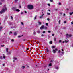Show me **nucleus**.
Here are the masks:
<instances>
[{"label": "nucleus", "mask_w": 73, "mask_h": 73, "mask_svg": "<svg viewBox=\"0 0 73 73\" xmlns=\"http://www.w3.org/2000/svg\"><path fill=\"white\" fill-rule=\"evenodd\" d=\"M11 19H12V20H13V17L12 16H11Z\"/></svg>", "instance_id": "nucleus-30"}, {"label": "nucleus", "mask_w": 73, "mask_h": 73, "mask_svg": "<svg viewBox=\"0 0 73 73\" xmlns=\"http://www.w3.org/2000/svg\"><path fill=\"white\" fill-rule=\"evenodd\" d=\"M48 6H50V4H48Z\"/></svg>", "instance_id": "nucleus-51"}, {"label": "nucleus", "mask_w": 73, "mask_h": 73, "mask_svg": "<svg viewBox=\"0 0 73 73\" xmlns=\"http://www.w3.org/2000/svg\"><path fill=\"white\" fill-rule=\"evenodd\" d=\"M17 34V32H15L14 33V35L15 36H16Z\"/></svg>", "instance_id": "nucleus-6"}, {"label": "nucleus", "mask_w": 73, "mask_h": 73, "mask_svg": "<svg viewBox=\"0 0 73 73\" xmlns=\"http://www.w3.org/2000/svg\"><path fill=\"white\" fill-rule=\"evenodd\" d=\"M7 8L6 7V5H5L3 8L2 9V10L0 11V13L1 14L3 13H4L5 12V11H7Z\"/></svg>", "instance_id": "nucleus-1"}, {"label": "nucleus", "mask_w": 73, "mask_h": 73, "mask_svg": "<svg viewBox=\"0 0 73 73\" xmlns=\"http://www.w3.org/2000/svg\"><path fill=\"white\" fill-rule=\"evenodd\" d=\"M22 47L23 48H24V46H22Z\"/></svg>", "instance_id": "nucleus-53"}, {"label": "nucleus", "mask_w": 73, "mask_h": 73, "mask_svg": "<svg viewBox=\"0 0 73 73\" xmlns=\"http://www.w3.org/2000/svg\"><path fill=\"white\" fill-rule=\"evenodd\" d=\"M55 69H58V67H56Z\"/></svg>", "instance_id": "nucleus-27"}, {"label": "nucleus", "mask_w": 73, "mask_h": 73, "mask_svg": "<svg viewBox=\"0 0 73 73\" xmlns=\"http://www.w3.org/2000/svg\"><path fill=\"white\" fill-rule=\"evenodd\" d=\"M49 43L50 44H52V41H50Z\"/></svg>", "instance_id": "nucleus-15"}, {"label": "nucleus", "mask_w": 73, "mask_h": 73, "mask_svg": "<svg viewBox=\"0 0 73 73\" xmlns=\"http://www.w3.org/2000/svg\"><path fill=\"white\" fill-rule=\"evenodd\" d=\"M71 24H73V22H72L71 23Z\"/></svg>", "instance_id": "nucleus-55"}, {"label": "nucleus", "mask_w": 73, "mask_h": 73, "mask_svg": "<svg viewBox=\"0 0 73 73\" xmlns=\"http://www.w3.org/2000/svg\"><path fill=\"white\" fill-rule=\"evenodd\" d=\"M2 4V3L0 2V5H1Z\"/></svg>", "instance_id": "nucleus-59"}, {"label": "nucleus", "mask_w": 73, "mask_h": 73, "mask_svg": "<svg viewBox=\"0 0 73 73\" xmlns=\"http://www.w3.org/2000/svg\"><path fill=\"white\" fill-rule=\"evenodd\" d=\"M21 37V36H18V37H19V38Z\"/></svg>", "instance_id": "nucleus-47"}, {"label": "nucleus", "mask_w": 73, "mask_h": 73, "mask_svg": "<svg viewBox=\"0 0 73 73\" xmlns=\"http://www.w3.org/2000/svg\"><path fill=\"white\" fill-rule=\"evenodd\" d=\"M6 50L7 52H8V48H6Z\"/></svg>", "instance_id": "nucleus-17"}, {"label": "nucleus", "mask_w": 73, "mask_h": 73, "mask_svg": "<svg viewBox=\"0 0 73 73\" xmlns=\"http://www.w3.org/2000/svg\"><path fill=\"white\" fill-rule=\"evenodd\" d=\"M3 66H4V65H5V64H3Z\"/></svg>", "instance_id": "nucleus-57"}, {"label": "nucleus", "mask_w": 73, "mask_h": 73, "mask_svg": "<svg viewBox=\"0 0 73 73\" xmlns=\"http://www.w3.org/2000/svg\"><path fill=\"white\" fill-rule=\"evenodd\" d=\"M38 23L39 24V25H41V22L39 21H38Z\"/></svg>", "instance_id": "nucleus-11"}, {"label": "nucleus", "mask_w": 73, "mask_h": 73, "mask_svg": "<svg viewBox=\"0 0 73 73\" xmlns=\"http://www.w3.org/2000/svg\"><path fill=\"white\" fill-rule=\"evenodd\" d=\"M1 1H2V2L3 1H5V0H1Z\"/></svg>", "instance_id": "nucleus-36"}, {"label": "nucleus", "mask_w": 73, "mask_h": 73, "mask_svg": "<svg viewBox=\"0 0 73 73\" xmlns=\"http://www.w3.org/2000/svg\"><path fill=\"white\" fill-rule=\"evenodd\" d=\"M60 22H61V21L60 20H59V24H60Z\"/></svg>", "instance_id": "nucleus-38"}, {"label": "nucleus", "mask_w": 73, "mask_h": 73, "mask_svg": "<svg viewBox=\"0 0 73 73\" xmlns=\"http://www.w3.org/2000/svg\"><path fill=\"white\" fill-rule=\"evenodd\" d=\"M50 31H48V33H50Z\"/></svg>", "instance_id": "nucleus-44"}, {"label": "nucleus", "mask_w": 73, "mask_h": 73, "mask_svg": "<svg viewBox=\"0 0 73 73\" xmlns=\"http://www.w3.org/2000/svg\"><path fill=\"white\" fill-rule=\"evenodd\" d=\"M3 58H5V56L4 55V54H3Z\"/></svg>", "instance_id": "nucleus-29"}, {"label": "nucleus", "mask_w": 73, "mask_h": 73, "mask_svg": "<svg viewBox=\"0 0 73 73\" xmlns=\"http://www.w3.org/2000/svg\"><path fill=\"white\" fill-rule=\"evenodd\" d=\"M64 23L65 24V23H66V21H64Z\"/></svg>", "instance_id": "nucleus-43"}, {"label": "nucleus", "mask_w": 73, "mask_h": 73, "mask_svg": "<svg viewBox=\"0 0 73 73\" xmlns=\"http://www.w3.org/2000/svg\"><path fill=\"white\" fill-rule=\"evenodd\" d=\"M52 48H55V46H52Z\"/></svg>", "instance_id": "nucleus-32"}, {"label": "nucleus", "mask_w": 73, "mask_h": 73, "mask_svg": "<svg viewBox=\"0 0 73 73\" xmlns=\"http://www.w3.org/2000/svg\"><path fill=\"white\" fill-rule=\"evenodd\" d=\"M22 69H24L25 68V66H23L22 67Z\"/></svg>", "instance_id": "nucleus-19"}, {"label": "nucleus", "mask_w": 73, "mask_h": 73, "mask_svg": "<svg viewBox=\"0 0 73 73\" xmlns=\"http://www.w3.org/2000/svg\"><path fill=\"white\" fill-rule=\"evenodd\" d=\"M61 53H62V54H64V52H61Z\"/></svg>", "instance_id": "nucleus-42"}, {"label": "nucleus", "mask_w": 73, "mask_h": 73, "mask_svg": "<svg viewBox=\"0 0 73 73\" xmlns=\"http://www.w3.org/2000/svg\"><path fill=\"white\" fill-rule=\"evenodd\" d=\"M18 0H15V3H17V2Z\"/></svg>", "instance_id": "nucleus-25"}, {"label": "nucleus", "mask_w": 73, "mask_h": 73, "mask_svg": "<svg viewBox=\"0 0 73 73\" xmlns=\"http://www.w3.org/2000/svg\"><path fill=\"white\" fill-rule=\"evenodd\" d=\"M58 53H61V51H60V50H59L58 51Z\"/></svg>", "instance_id": "nucleus-28"}, {"label": "nucleus", "mask_w": 73, "mask_h": 73, "mask_svg": "<svg viewBox=\"0 0 73 73\" xmlns=\"http://www.w3.org/2000/svg\"><path fill=\"white\" fill-rule=\"evenodd\" d=\"M15 11L17 12H20V10L19 9H17L15 10Z\"/></svg>", "instance_id": "nucleus-7"}, {"label": "nucleus", "mask_w": 73, "mask_h": 73, "mask_svg": "<svg viewBox=\"0 0 73 73\" xmlns=\"http://www.w3.org/2000/svg\"><path fill=\"white\" fill-rule=\"evenodd\" d=\"M1 46H2V47H3V46H4V45H1Z\"/></svg>", "instance_id": "nucleus-46"}, {"label": "nucleus", "mask_w": 73, "mask_h": 73, "mask_svg": "<svg viewBox=\"0 0 73 73\" xmlns=\"http://www.w3.org/2000/svg\"><path fill=\"white\" fill-rule=\"evenodd\" d=\"M66 38H69V37H70L72 36V35L71 34H66Z\"/></svg>", "instance_id": "nucleus-3"}, {"label": "nucleus", "mask_w": 73, "mask_h": 73, "mask_svg": "<svg viewBox=\"0 0 73 73\" xmlns=\"http://www.w3.org/2000/svg\"><path fill=\"white\" fill-rule=\"evenodd\" d=\"M47 15H50V13H47Z\"/></svg>", "instance_id": "nucleus-16"}, {"label": "nucleus", "mask_w": 73, "mask_h": 73, "mask_svg": "<svg viewBox=\"0 0 73 73\" xmlns=\"http://www.w3.org/2000/svg\"><path fill=\"white\" fill-rule=\"evenodd\" d=\"M70 15H72V13H70Z\"/></svg>", "instance_id": "nucleus-41"}, {"label": "nucleus", "mask_w": 73, "mask_h": 73, "mask_svg": "<svg viewBox=\"0 0 73 73\" xmlns=\"http://www.w3.org/2000/svg\"><path fill=\"white\" fill-rule=\"evenodd\" d=\"M3 27L1 26L0 27V31H1V29H2Z\"/></svg>", "instance_id": "nucleus-18"}, {"label": "nucleus", "mask_w": 73, "mask_h": 73, "mask_svg": "<svg viewBox=\"0 0 73 73\" xmlns=\"http://www.w3.org/2000/svg\"><path fill=\"white\" fill-rule=\"evenodd\" d=\"M52 64L51 63H50L49 64V66H52Z\"/></svg>", "instance_id": "nucleus-10"}, {"label": "nucleus", "mask_w": 73, "mask_h": 73, "mask_svg": "<svg viewBox=\"0 0 73 73\" xmlns=\"http://www.w3.org/2000/svg\"><path fill=\"white\" fill-rule=\"evenodd\" d=\"M40 19H42L43 18V17L42 16H41L40 17Z\"/></svg>", "instance_id": "nucleus-20"}, {"label": "nucleus", "mask_w": 73, "mask_h": 73, "mask_svg": "<svg viewBox=\"0 0 73 73\" xmlns=\"http://www.w3.org/2000/svg\"><path fill=\"white\" fill-rule=\"evenodd\" d=\"M37 18V15H36L35 17H34V20H36Z\"/></svg>", "instance_id": "nucleus-13"}, {"label": "nucleus", "mask_w": 73, "mask_h": 73, "mask_svg": "<svg viewBox=\"0 0 73 73\" xmlns=\"http://www.w3.org/2000/svg\"><path fill=\"white\" fill-rule=\"evenodd\" d=\"M47 20L48 21H49V20H50V19H49V18H47Z\"/></svg>", "instance_id": "nucleus-35"}, {"label": "nucleus", "mask_w": 73, "mask_h": 73, "mask_svg": "<svg viewBox=\"0 0 73 73\" xmlns=\"http://www.w3.org/2000/svg\"><path fill=\"white\" fill-rule=\"evenodd\" d=\"M53 53H55L56 52V50H53Z\"/></svg>", "instance_id": "nucleus-8"}, {"label": "nucleus", "mask_w": 73, "mask_h": 73, "mask_svg": "<svg viewBox=\"0 0 73 73\" xmlns=\"http://www.w3.org/2000/svg\"><path fill=\"white\" fill-rule=\"evenodd\" d=\"M21 24H22V25H24V23L23 22H21Z\"/></svg>", "instance_id": "nucleus-33"}, {"label": "nucleus", "mask_w": 73, "mask_h": 73, "mask_svg": "<svg viewBox=\"0 0 73 73\" xmlns=\"http://www.w3.org/2000/svg\"><path fill=\"white\" fill-rule=\"evenodd\" d=\"M11 52H7V54H11Z\"/></svg>", "instance_id": "nucleus-14"}, {"label": "nucleus", "mask_w": 73, "mask_h": 73, "mask_svg": "<svg viewBox=\"0 0 73 73\" xmlns=\"http://www.w3.org/2000/svg\"><path fill=\"white\" fill-rule=\"evenodd\" d=\"M60 42H61V40H59V43H60Z\"/></svg>", "instance_id": "nucleus-26"}, {"label": "nucleus", "mask_w": 73, "mask_h": 73, "mask_svg": "<svg viewBox=\"0 0 73 73\" xmlns=\"http://www.w3.org/2000/svg\"><path fill=\"white\" fill-rule=\"evenodd\" d=\"M42 33H45V31H43Z\"/></svg>", "instance_id": "nucleus-40"}, {"label": "nucleus", "mask_w": 73, "mask_h": 73, "mask_svg": "<svg viewBox=\"0 0 73 73\" xmlns=\"http://www.w3.org/2000/svg\"><path fill=\"white\" fill-rule=\"evenodd\" d=\"M36 32H35V31H34L33 32V34L34 35H36Z\"/></svg>", "instance_id": "nucleus-22"}, {"label": "nucleus", "mask_w": 73, "mask_h": 73, "mask_svg": "<svg viewBox=\"0 0 73 73\" xmlns=\"http://www.w3.org/2000/svg\"><path fill=\"white\" fill-rule=\"evenodd\" d=\"M24 12H25V13H27V11H24Z\"/></svg>", "instance_id": "nucleus-52"}, {"label": "nucleus", "mask_w": 73, "mask_h": 73, "mask_svg": "<svg viewBox=\"0 0 73 73\" xmlns=\"http://www.w3.org/2000/svg\"><path fill=\"white\" fill-rule=\"evenodd\" d=\"M50 2H53V0H50Z\"/></svg>", "instance_id": "nucleus-49"}, {"label": "nucleus", "mask_w": 73, "mask_h": 73, "mask_svg": "<svg viewBox=\"0 0 73 73\" xmlns=\"http://www.w3.org/2000/svg\"><path fill=\"white\" fill-rule=\"evenodd\" d=\"M46 51H47V52H49V50H48V49H47Z\"/></svg>", "instance_id": "nucleus-31"}, {"label": "nucleus", "mask_w": 73, "mask_h": 73, "mask_svg": "<svg viewBox=\"0 0 73 73\" xmlns=\"http://www.w3.org/2000/svg\"><path fill=\"white\" fill-rule=\"evenodd\" d=\"M54 34H52V36H54Z\"/></svg>", "instance_id": "nucleus-60"}, {"label": "nucleus", "mask_w": 73, "mask_h": 73, "mask_svg": "<svg viewBox=\"0 0 73 73\" xmlns=\"http://www.w3.org/2000/svg\"><path fill=\"white\" fill-rule=\"evenodd\" d=\"M44 28V26H42L40 27V29H43Z\"/></svg>", "instance_id": "nucleus-5"}, {"label": "nucleus", "mask_w": 73, "mask_h": 73, "mask_svg": "<svg viewBox=\"0 0 73 73\" xmlns=\"http://www.w3.org/2000/svg\"><path fill=\"white\" fill-rule=\"evenodd\" d=\"M44 28L45 29H47V27H44Z\"/></svg>", "instance_id": "nucleus-24"}, {"label": "nucleus", "mask_w": 73, "mask_h": 73, "mask_svg": "<svg viewBox=\"0 0 73 73\" xmlns=\"http://www.w3.org/2000/svg\"><path fill=\"white\" fill-rule=\"evenodd\" d=\"M21 15H22V14H23V12H21Z\"/></svg>", "instance_id": "nucleus-48"}, {"label": "nucleus", "mask_w": 73, "mask_h": 73, "mask_svg": "<svg viewBox=\"0 0 73 73\" xmlns=\"http://www.w3.org/2000/svg\"><path fill=\"white\" fill-rule=\"evenodd\" d=\"M29 49L28 48H27V50H28Z\"/></svg>", "instance_id": "nucleus-64"}, {"label": "nucleus", "mask_w": 73, "mask_h": 73, "mask_svg": "<svg viewBox=\"0 0 73 73\" xmlns=\"http://www.w3.org/2000/svg\"><path fill=\"white\" fill-rule=\"evenodd\" d=\"M40 31H38V33H40Z\"/></svg>", "instance_id": "nucleus-34"}, {"label": "nucleus", "mask_w": 73, "mask_h": 73, "mask_svg": "<svg viewBox=\"0 0 73 73\" xmlns=\"http://www.w3.org/2000/svg\"><path fill=\"white\" fill-rule=\"evenodd\" d=\"M16 9V7H14L12 8V10H13L14 11H16V10L17 9Z\"/></svg>", "instance_id": "nucleus-4"}, {"label": "nucleus", "mask_w": 73, "mask_h": 73, "mask_svg": "<svg viewBox=\"0 0 73 73\" xmlns=\"http://www.w3.org/2000/svg\"><path fill=\"white\" fill-rule=\"evenodd\" d=\"M67 11H69V9L68 8L67 9Z\"/></svg>", "instance_id": "nucleus-62"}, {"label": "nucleus", "mask_w": 73, "mask_h": 73, "mask_svg": "<svg viewBox=\"0 0 73 73\" xmlns=\"http://www.w3.org/2000/svg\"><path fill=\"white\" fill-rule=\"evenodd\" d=\"M11 41H12L13 42L14 41V40H13V39H12L11 40Z\"/></svg>", "instance_id": "nucleus-37"}, {"label": "nucleus", "mask_w": 73, "mask_h": 73, "mask_svg": "<svg viewBox=\"0 0 73 73\" xmlns=\"http://www.w3.org/2000/svg\"><path fill=\"white\" fill-rule=\"evenodd\" d=\"M62 51H64V50L63 49H62Z\"/></svg>", "instance_id": "nucleus-63"}, {"label": "nucleus", "mask_w": 73, "mask_h": 73, "mask_svg": "<svg viewBox=\"0 0 73 73\" xmlns=\"http://www.w3.org/2000/svg\"><path fill=\"white\" fill-rule=\"evenodd\" d=\"M19 7L20 8H21V6H20Z\"/></svg>", "instance_id": "nucleus-54"}, {"label": "nucleus", "mask_w": 73, "mask_h": 73, "mask_svg": "<svg viewBox=\"0 0 73 73\" xmlns=\"http://www.w3.org/2000/svg\"><path fill=\"white\" fill-rule=\"evenodd\" d=\"M55 50L57 51V48H55Z\"/></svg>", "instance_id": "nucleus-56"}, {"label": "nucleus", "mask_w": 73, "mask_h": 73, "mask_svg": "<svg viewBox=\"0 0 73 73\" xmlns=\"http://www.w3.org/2000/svg\"><path fill=\"white\" fill-rule=\"evenodd\" d=\"M46 26H48V23H46Z\"/></svg>", "instance_id": "nucleus-23"}, {"label": "nucleus", "mask_w": 73, "mask_h": 73, "mask_svg": "<svg viewBox=\"0 0 73 73\" xmlns=\"http://www.w3.org/2000/svg\"><path fill=\"white\" fill-rule=\"evenodd\" d=\"M59 5H61V3L59 2L58 3Z\"/></svg>", "instance_id": "nucleus-39"}, {"label": "nucleus", "mask_w": 73, "mask_h": 73, "mask_svg": "<svg viewBox=\"0 0 73 73\" xmlns=\"http://www.w3.org/2000/svg\"><path fill=\"white\" fill-rule=\"evenodd\" d=\"M13 59H14V60H17V58H16L15 57H13Z\"/></svg>", "instance_id": "nucleus-9"}, {"label": "nucleus", "mask_w": 73, "mask_h": 73, "mask_svg": "<svg viewBox=\"0 0 73 73\" xmlns=\"http://www.w3.org/2000/svg\"><path fill=\"white\" fill-rule=\"evenodd\" d=\"M21 5H20V4H19V7H20V6H21Z\"/></svg>", "instance_id": "nucleus-58"}, {"label": "nucleus", "mask_w": 73, "mask_h": 73, "mask_svg": "<svg viewBox=\"0 0 73 73\" xmlns=\"http://www.w3.org/2000/svg\"><path fill=\"white\" fill-rule=\"evenodd\" d=\"M54 41H56V38H54Z\"/></svg>", "instance_id": "nucleus-21"}, {"label": "nucleus", "mask_w": 73, "mask_h": 73, "mask_svg": "<svg viewBox=\"0 0 73 73\" xmlns=\"http://www.w3.org/2000/svg\"><path fill=\"white\" fill-rule=\"evenodd\" d=\"M0 58H1V59H2V56L0 57Z\"/></svg>", "instance_id": "nucleus-61"}, {"label": "nucleus", "mask_w": 73, "mask_h": 73, "mask_svg": "<svg viewBox=\"0 0 73 73\" xmlns=\"http://www.w3.org/2000/svg\"><path fill=\"white\" fill-rule=\"evenodd\" d=\"M41 36H42V37H43V36H44V35L42 34L41 35Z\"/></svg>", "instance_id": "nucleus-50"}, {"label": "nucleus", "mask_w": 73, "mask_h": 73, "mask_svg": "<svg viewBox=\"0 0 73 73\" xmlns=\"http://www.w3.org/2000/svg\"><path fill=\"white\" fill-rule=\"evenodd\" d=\"M27 8L28 9H32L33 8V5H28Z\"/></svg>", "instance_id": "nucleus-2"}, {"label": "nucleus", "mask_w": 73, "mask_h": 73, "mask_svg": "<svg viewBox=\"0 0 73 73\" xmlns=\"http://www.w3.org/2000/svg\"><path fill=\"white\" fill-rule=\"evenodd\" d=\"M55 11H57V10H58V9H55Z\"/></svg>", "instance_id": "nucleus-45"}, {"label": "nucleus", "mask_w": 73, "mask_h": 73, "mask_svg": "<svg viewBox=\"0 0 73 73\" xmlns=\"http://www.w3.org/2000/svg\"><path fill=\"white\" fill-rule=\"evenodd\" d=\"M69 42V41L68 40L66 41V40H65V42L66 43H67V42Z\"/></svg>", "instance_id": "nucleus-12"}]
</instances>
